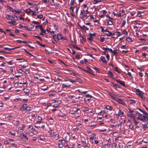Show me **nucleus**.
<instances>
[{
	"label": "nucleus",
	"instance_id": "nucleus-54",
	"mask_svg": "<svg viewBox=\"0 0 148 148\" xmlns=\"http://www.w3.org/2000/svg\"><path fill=\"white\" fill-rule=\"evenodd\" d=\"M86 97H90V98L92 97V96L89 95V94L86 95Z\"/></svg>",
	"mask_w": 148,
	"mask_h": 148
},
{
	"label": "nucleus",
	"instance_id": "nucleus-12",
	"mask_svg": "<svg viewBox=\"0 0 148 148\" xmlns=\"http://www.w3.org/2000/svg\"><path fill=\"white\" fill-rule=\"evenodd\" d=\"M20 47H14L13 48H9L8 47H4V49H5L6 50H7L8 51H11L12 50H14L15 49L17 48H19Z\"/></svg>",
	"mask_w": 148,
	"mask_h": 148
},
{
	"label": "nucleus",
	"instance_id": "nucleus-16",
	"mask_svg": "<svg viewBox=\"0 0 148 148\" xmlns=\"http://www.w3.org/2000/svg\"><path fill=\"white\" fill-rule=\"evenodd\" d=\"M57 116L59 117H61L64 119H65L66 118V115L64 114H60L57 115Z\"/></svg>",
	"mask_w": 148,
	"mask_h": 148
},
{
	"label": "nucleus",
	"instance_id": "nucleus-2",
	"mask_svg": "<svg viewBox=\"0 0 148 148\" xmlns=\"http://www.w3.org/2000/svg\"><path fill=\"white\" fill-rule=\"evenodd\" d=\"M78 67L81 69V70L82 71H83L86 73H88L92 75H94L93 74V73H94L93 71L91 69L90 67L88 66L86 67V69L87 70L83 69L79 66Z\"/></svg>",
	"mask_w": 148,
	"mask_h": 148
},
{
	"label": "nucleus",
	"instance_id": "nucleus-50",
	"mask_svg": "<svg viewBox=\"0 0 148 148\" xmlns=\"http://www.w3.org/2000/svg\"><path fill=\"white\" fill-rule=\"evenodd\" d=\"M59 106V104H55L53 106V107L54 108H58Z\"/></svg>",
	"mask_w": 148,
	"mask_h": 148
},
{
	"label": "nucleus",
	"instance_id": "nucleus-4",
	"mask_svg": "<svg viewBox=\"0 0 148 148\" xmlns=\"http://www.w3.org/2000/svg\"><path fill=\"white\" fill-rule=\"evenodd\" d=\"M56 37L57 38H56L55 41L57 42H58L59 40L63 39V37L62 36V35L60 34H58Z\"/></svg>",
	"mask_w": 148,
	"mask_h": 148
},
{
	"label": "nucleus",
	"instance_id": "nucleus-28",
	"mask_svg": "<svg viewBox=\"0 0 148 148\" xmlns=\"http://www.w3.org/2000/svg\"><path fill=\"white\" fill-rule=\"evenodd\" d=\"M123 112L121 111V110L120 109H119L118 114L120 115H123Z\"/></svg>",
	"mask_w": 148,
	"mask_h": 148
},
{
	"label": "nucleus",
	"instance_id": "nucleus-32",
	"mask_svg": "<svg viewBox=\"0 0 148 148\" xmlns=\"http://www.w3.org/2000/svg\"><path fill=\"white\" fill-rule=\"evenodd\" d=\"M49 32V30L48 29H47L44 30V32H43V33H44V34H47Z\"/></svg>",
	"mask_w": 148,
	"mask_h": 148
},
{
	"label": "nucleus",
	"instance_id": "nucleus-30",
	"mask_svg": "<svg viewBox=\"0 0 148 148\" xmlns=\"http://www.w3.org/2000/svg\"><path fill=\"white\" fill-rule=\"evenodd\" d=\"M101 39L100 40V41L101 42H103L104 40V39L105 38L103 36L101 35Z\"/></svg>",
	"mask_w": 148,
	"mask_h": 148
},
{
	"label": "nucleus",
	"instance_id": "nucleus-18",
	"mask_svg": "<svg viewBox=\"0 0 148 148\" xmlns=\"http://www.w3.org/2000/svg\"><path fill=\"white\" fill-rule=\"evenodd\" d=\"M106 34V35L108 36H110L112 35H114V34L112 33L111 32L109 31Z\"/></svg>",
	"mask_w": 148,
	"mask_h": 148
},
{
	"label": "nucleus",
	"instance_id": "nucleus-24",
	"mask_svg": "<svg viewBox=\"0 0 148 148\" xmlns=\"http://www.w3.org/2000/svg\"><path fill=\"white\" fill-rule=\"evenodd\" d=\"M14 11L16 13H17L18 14H20V13L21 12L17 8H15L14 10Z\"/></svg>",
	"mask_w": 148,
	"mask_h": 148
},
{
	"label": "nucleus",
	"instance_id": "nucleus-1",
	"mask_svg": "<svg viewBox=\"0 0 148 148\" xmlns=\"http://www.w3.org/2000/svg\"><path fill=\"white\" fill-rule=\"evenodd\" d=\"M5 18L7 20H8L7 21L8 23L11 24L12 26L16 25V21L12 20V15H7L5 16Z\"/></svg>",
	"mask_w": 148,
	"mask_h": 148
},
{
	"label": "nucleus",
	"instance_id": "nucleus-61",
	"mask_svg": "<svg viewBox=\"0 0 148 148\" xmlns=\"http://www.w3.org/2000/svg\"><path fill=\"white\" fill-rule=\"evenodd\" d=\"M33 129V127L32 126H29V130H32Z\"/></svg>",
	"mask_w": 148,
	"mask_h": 148
},
{
	"label": "nucleus",
	"instance_id": "nucleus-31",
	"mask_svg": "<svg viewBox=\"0 0 148 148\" xmlns=\"http://www.w3.org/2000/svg\"><path fill=\"white\" fill-rule=\"evenodd\" d=\"M9 133L11 134L13 136H14L15 135V132L14 131H10Z\"/></svg>",
	"mask_w": 148,
	"mask_h": 148
},
{
	"label": "nucleus",
	"instance_id": "nucleus-15",
	"mask_svg": "<svg viewBox=\"0 0 148 148\" xmlns=\"http://www.w3.org/2000/svg\"><path fill=\"white\" fill-rule=\"evenodd\" d=\"M102 1V0H94L92 1V2L94 4H95Z\"/></svg>",
	"mask_w": 148,
	"mask_h": 148
},
{
	"label": "nucleus",
	"instance_id": "nucleus-45",
	"mask_svg": "<svg viewBox=\"0 0 148 148\" xmlns=\"http://www.w3.org/2000/svg\"><path fill=\"white\" fill-rule=\"evenodd\" d=\"M95 33H93V34H91V33H90L89 34V35L90 36V37H92V38H93L92 37V36H95Z\"/></svg>",
	"mask_w": 148,
	"mask_h": 148
},
{
	"label": "nucleus",
	"instance_id": "nucleus-64",
	"mask_svg": "<svg viewBox=\"0 0 148 148\" xmlns=\"http://www.w3.org/2000/svg\"><path fill=\"white\" fill-rule=\"evenodd\" d=\"M32 22L34 24H38V23L37 22V21H33Z\"/></svg>",
	"mask_w": 148,
	"mask_h": 148
},
{
	"label": "nucleus",
	"instance_id": "nucleus-6",
	"mask_svg": "<svg viewBox=\"0 0 148 148\" xmlns=\"http://www.w3.org/2000/svg\"><path fill=\"white\" fill-rule=\"evenodd\" d=\"M115 100L118 103H119L120 104H121L123 105H125V102L123 101V100H122L121 99L117 98V99H116V100Z\"/></svg>",
	"mask_w": 148,
	"mask_h": 148
},
{
	"label": "nucleus",
	"instance_id": "nucleus-13",
	"mask_svg": "<svg viewBox=\"0 0 148 148\" xmlns=\"http://www.w3.org/2000/svg\"><path fill=\"white\" fill-rule=\"evenodd\" d=\"M101 60L102 61L103 63H104L106 64L107 63V62L106 60V58L105 57L103 56H101Z\"/></svg>",
	"mask_w": 148,
	"mask_h": 148
},
{
	"label": "nucleus",
	"instance_id": "nucleus-52",
	"mask_svg": "<svg viewBox=\"0 0 148 148\" xmlns=\"http://www.w3.org/2000/svg\"><path fill=\"white\" fill-rule=\"evenodd\" d=\"M122 32L123 34H124L125 35H127L128 34L127 32L125 30H123Z\"/></svg>",
	"mask_w": 148,
	"mask_h": 148
},
{
	"label": "nucleus",
	"instance_id": "nucleus-37",
	"mask_svg": "<svg viewBox=\"0 0 148 148\" xmlns=\"http://www.w3.org/2000/svg\"><path fill=\"white\" fill-rule=\"evenodd\" d=\"M134 122V125H136L138 123V122L135 119H133Z\"/></svg>",
	"mask_w": 148,
	"mask_h": 148
},
{
	"label": "nucleus",
	"instance_id": "nucleus-36",
	"mask_svg": "<svg viewBox=\"0 0 148 148\" xmlns=\"http://www.w3.org/2000/svg\"><path fill=\"white\" fill-rule=\"evenodd\" d=\"M108 23L109 25H113V23L111 20H108Z\"/></svg>",
	"mask_w": 148,
	"mask_h": 148
},
{
	"label": "nucleus",
	"instance_id": "nucleus-26",
	"mask_svg": "<svg viewBox=\"0 0 148 148\" xmlns=\"http://www.w3.org/2000/svg\"><path fill=\"white\" fill-rule=\"evenodd\" d=\"M70 85H67L65 84H63L62 85V88H64L69 87Z\"/></svg>",
	"mask_w": 148,
	"mask_h": 148
},
{
	"label": "nucleus",
	"instance_id": "nucleus-7",
	"mask_svg": "<svg viewBox=\"0 0 148 148\" xmlns=\"http://www.w3.org/2000/svg\"><path fill=\"white\" fill-rule=\"evenodd\" d=\"M19 136L22 139L24 140H25L26 139L27 140H28V138L23 134H21Z\"/></svg>",
	"mask_w": 148,
	"mask_h": 148
},
{
	"label": "nucleus",
	"instance_id": "nucleus-10",
	"mask_svg": "<svg viewBox=\"0 0 148 148\" xmlns=\"http://www.w3.org/2000/svg\"><path fill=\"white\" fill-rule=\"evenodd\" d=\"M109 95L112 99L115 100H116V99L117 98L116 97V95L111 92L109 94Z\"/></svg>",
	"mask_w": 148,
	"mask_h": 148
},
{
	"label": "nucleus",
	"instance_id": "nucleus-57",
	"mask_svg": "<svg viewBox=\"0 0 148 148\" xmlns=\"http://www.w3.org/2000/svg\"><path fill=\"white\" fill-rule=\"evenodd\" d=\"M103 14L104 15V16H105L106 15V14L107 13V12L105 10H103Z\"/></svg>",
	"mask_w": 148,
	"mask_h": 148
},
{
	"label": "nucleus",
	"instance_id": "nucleus-9",
	"mask_svg": "<svg viewBox=\"0 0 148 148\" xmlns=\"http://www.w3.org/2000/svg\"><path fill=\"white\" fill-rule=\"evenodd\" d=\"M79 8L77 6H75L72 9V12H73L75 13L74 10H75L76 13L77 14Z\"/></svg>",
	"mask_w": 148,
	"mask_h": 148
},
{
	"label": "nucleus",
	"instance_id": "nucleus-47",
	"mask_svg": "<svg viewBox=\"0 0 148 148\" xmlns=\"http://www.w3.org/2000/svg\"><path fill=\"white\" fill-rule=\"evenodd\" d=\"M59 136V134H56L55 136V137L56 138V140H57Z\"/></svg>",
	"mask_w": 148,
	"mask_h": 148
},
{
	"label": "nucleus",
	"instance_id": "nucleus-51",
	"mask_svg": "<svg viewBox=\"0 0 148 148\" xmlns=\"http://www.w3.org/2000/svg\"><path fill=\"white\" fill-rule=\"evenodd\" d=\"M84 28V29H85L86 30H89V28H88L87 27H86L85 25H83L82 26Z\"/></svg>",
	"mask_w": 148,
	"mask_h": 148
},
{
	"label": "nucleus",
	"instance_id": "nucleus-34",
	"mask_svg": "<svg viewBox=\"0 0 148 148\" xmlns=\"http://www.w3.org/2000/svg\"><path fill=\"white\" fill-rule=\"evenodd\" d=\"M26 110L27 111H29L32 110V108L27 106L26 108Z\"/></svg>",
	"mask_w": 148,
	"mask_h": 148
},
{
	"label": "nucleus",
	"instance_id": "nucleus-17",
	"mask_svg": "<svg viewBox=\"0 0 148 148\" xmlns=\"http://www.w3.org/2000/svg\"><path fill=\"white\" fill-rule=\"evenodd\" d=\"M114 75L110 71H108V76L114 79L113 78Z\"/></svg>",
	"mask_w": 148,
	"mask_h": 148
},
{
	"label": "nucleus",
	"instance_id": "nucleus-62",
	"mask_svg": "<svg viewBox=\"0 0 148 148\" xmlns=\"http://www.w3.org/2000/svg\"><path fill=\"white\" fill-rule=\"evenodd\" d=\"M34 36L36 37V38H38L40 40H42V39L39 36Z\"/></svg>",
	"mask_w": 148,
	"mask_h": 148
},
{
	"label": "nucleus",
	"instance_id": "nucleus-33",
	"mask_svg": "<svg viewBox=\"0 0 148 148\" xmlns=\"http://www.w3.org/2000/svg\"><path fill=\"white\" fill-rule=\"evenodd\" d=\"M27 105L26 104L24 103L22 105V108H24V109L26 110V108H27Z\"/></svg>",
	"mask_w": 148,
	"mask_h": 148
},
{
	"label": "nucleus",
	"instance_id": "nucleus-43",
	"mask_svg": "<svg viewBox=\"0 0 148 148\" xmlns=\"http://www.w3.org/2000/svg\"><path fill=\"white\" fill-rule=\"evenodd\" d=\"M126 23V21L125 20H123L122 23V25L123 26H124Z\"/></svg>",
	"mask_w": 148,
	"mask_h": 148
},
{
	"label": "nucleus",
	"instance_id": "nucleus-53",
	"mask_svg": "<svg viewBox=\"0 0 148 148\" xmlns=\"http://www.w3.org/2000/svg\"><path fill=\"white\" fill-rule=\"evenodd\" d=\"M130 14L132 16H133L135 14V12L134 11L130 12Z\"/></svg>",
	"mask_w": 148,
	"mask_h": 148
},
{
	"label": "nucleus",
	"instance_id": "nucleus-21",
	"mask_svg": "<svg viewBox=\"0 0 148 148\" xmlns=\"http://www.w3.org/2000/svg\"><path fill=\"white\" fill-rule=\"evenodd\" d=\"M127 116L131 118H132V114L130 112H129L127 114Z\"/></svg>",
	"mask_w": 148,
	"mask_h": 148
},
{
	"label": "nucleus",
	"instance_id": "nucleus-46",
	"mask_svg": "<svg viewBox=\"0 0 148 148\" xmlns=\"http://www.w3.org/2000/svg\"><path fill=\"white\" fill-rule=\"evenodd\" d=\"M72 45L73 46V47L75 48L76 49H77L78 50H80V49L79 48L77 47V46H75L74 45Z\"/></svg>",
	"mask_w": 148,
	"mask_h": 148
},
{
	"label": "nucleus",
	"instance_id": "nucleus-14",
	"mask_svg": "<svg viewBox=\"0 0 148 148\" xmlns=\"http://www.w3.org/2000/svg\"><path fill=\"white\" fill-rule=\"evenodd\" d=\"M102 49L103 50H105L106 51H110L111 53H112V50L111 49H110L107 47H103L102 48Z\"/></svg>",
	"mask_w": 148,
	"mask_h": 148
},
{
	"label": "nucleus",
	"instance_id": "nucleus-29",
	"mask_svg": "<svg viewBox=\"0 0 148 148\" xmlns=\"http://www.w3.org/2000/svg\"><path fill=\"white\" fill-rule=\"evenodd\" d=\"M129 101L131 104H135L136 103V101L134 100L130 99Z\"/></svg>",
	"mask_w": 148,
	"mask_h": 148
},
{
	"label": "nucleus",
	"instance_id": "nucleus-41",
	"mask_svg": "<svg viewBox=\"0 0 148 148\" xmlns=\"http://www.w3.org/2000/svg\"><path fill=\"white\" fill-rule=\"evenodd\" d=\"M37 17L39 19H41L43 17V15L42 14H40L37 16Z\"/></svg>",
	"mask_w": 148,
	"mask_h": 148
},
{
	"label": "nucleus",
	"instance_id": "nucleus-59",
	"mask_svg": "<svg viewBox=\"0 0 148 148\" xmlns=\"http://www.w3.org/2000/svg\"><path fill=\"white\" fill-rule=\"evenodd\" d=\"M16 125V126H18L19 124V123L18 121H16L15 122Z\"/></svg>",
	"mask_w": 148,
	"mask_h": 148
},
{
	"label": "nucleus",
	"instance_id": "nucleus-63",
	"mask_svg": "<svg viewBox=\"0 0 148 148\" xmlns=\"http://www.w3.org/2000/svg\"><path fill=\"white\" fill-rule=\"evenodd\" d=\"M74 0H71V2L70 3V4L71 5H73L74 4Z\"/></svg>",
	"mask_w": 148,
	"mask_h": 148
},
{
	"label": "nucleus",
	"instance_id": "nucleus-40",
	"mask_svg": "<svg viewBox=\"0 0 148 148\" xmlns=\"http://www.w3.org/2000/svg\"><path fill=\"white\" fill-rule=\"evenodd\" d=\"M127 74L129 76L131 77L132 79L133 78V77L131 73H130V72H128L127 73Z\"/></svg>",
	"mask_w": 148,
	"mask_h": 148
},
{
	"label": "nucleus",
	"instance_id": "nucleus-44",
	"mask_svg": "<svg viewBox=\"0 0 148 148\" xmlns=\"http://www.w3.org/2000/svg\"><path fill=\"white\" fill-rule=\"evenodd\" d=\"M94 69L97 72L99 73L100 72L99 69L95 67Z\"/></svg>",
	"mask_w": 148,
	"mask_h": 148
},
{
	"label": "nucleus",
	"instance_id": "nucleus-22",
	"mask_svg": "<svg viewBox=\"0 0 148 148\" xmlns=\"http://www.w3.org/2000/svg\"><path fill=\"white\" fill-rule=\"evenodd\" d=\"M111 84L113 85L114 87H115L116 88H119V86L117 84H114L113 82H111Z\"/></svg>",
	"mask_w": 148,
	"mask_h": 148
},
{
	"label": "nucleus",
	"instance_id": "nucleus-56",
	"mask_svg": "<svg viewBox=\"0 0 148 148\" xmlns=\"http://www.w3.org/2000/svg\"><path fill=\"white\" fill-rule=\"evenodd\" d=\"M80 55H76V58L77 59H79L80 58Z\"/></svg>",
	"mask_w": 148,
	"mask_h": 148
},
{
	"label": "nucleus",
	"instance_id": "nucleus-27",
	"mask_svg": "<svg viewBox=\"0 0 148 148\" xmlns=\"http://www.w3.org/2000/svg\"><path fill=\"white\" fill-rule=\"evenodd\" d=\"M135 112L136 115V116H138L140 117L141 116V114L140 113L138 112V111H135Z\"/></svg>",
	"mask_w": 148,
	"mask_h": 148
},
{
	"label": "nucleus",
	"instance_id": "nucleus-35",
	"mask_svg": "<svg viewBox=\"0 0 148 148\" xmlns=\"http://www.w3.org/2000/svg\"><path fill=\"white\" fill-rule=\"evenodd\" d=\"M8 9H9L11 11L13 12H14V9L10 7V6H8Z\"/></svg>",
	"mask_w": 148,
	"mask_h": 148
},
{
	"label": "nucleus",
	"instance_id": "nucleus-58",
	"mask_svg": "<svg viewBox=\"0 0 148 148\" xmlns=\"http://www.w3.org/2000/svg\"><path fill=\"white\" fill-rule=\"evenodd\" d=\"M88 108L87 107H85L84 109L83 110V111L84 112L87 111H88Z\"/></svg>",
	"mask_w": 148,
	"mask_h": 148
},
{
	"label": "nucleus",
	"instance_id": "nucleus-55",
	"mask_svg": "<svg viewBox=\"0 0 148 148\" xmlns=\"http://www.w3.org/2000/svg\"><path fill=\"white\" fill-rule=\"evenodd\" d=\"M142 112H143L144 114L148 116V114L145 111L143 110V111Z\"/></svg>",
	"mask_w": 148,
	"mask_h": 148
},
{
	"label": "nucleus",
	"instance_id": "nucleus-8",
	"mask_svg": "<svg viewBox=\"0 0 148 148\" xmlns=\"http://www.w3.org/2000/svg\"><path fill=\"white\" fill-rule=\"evenodd\" d=\"M115 81H116V82L118 83L121 85H122L123 86H125V82L124 81H122L119 80L117 79H115Z\"/></svg>",
	"mask_w": 148,
	"mask_h": 148
},
{
	"label": "nucleus",
	"instance_id": "nucleus-25",
	"mask_svg": "<svg viewBox=\"0 0 148 148\" xmlns=\"http://www.w3.org/2000/svg\"><path fill=\"white\" fill-rule=\"evenodd\" d=\"M126 40L129 42H132L133 41L132 40V39L131 38L128 37L126 39Z\"/></svg>",
	"mask_w": 148,
	"mask_h": 148
},
{
	"label": "nucleus",
	"instance_id": "nucleus-38",
	"mask_svg": "<svg viewBox=\"0 0 148 148\" xmlns=\"http://www.w3.org/2000/svg\"><path fill=\"white\" fill-rule=\"evenodd\" d=\"M39 27L40 29L41 30V32H44V30L42 26L41 25H39Z\"/></svg>",
	"mask_w": 148,
	"mask_h": 148
},
{
	"label": "nucleus",
	"instance_id": "nucleus-23",
	"mask_svg": "<svg viewBox=\"0 0 148 148\" xmlns=\"http://www.w3.org/2000/svg\"><path fill=\"white\" fill-rule=\"evenodd\" d=\"M106 108L107 109L110 110H112V107L111 106H110L109 105H107L106 106Z\"/></svg>",
	"mask_w": 148,
	"mask_h": 148
},
{
	"label": "nucleus",
	"instance_id": "nucleus-20",
	"mask_svg": "<svg viewBox=\"0 0 148 148\" xmlns=\"http://www.w3.org/2000/svg\"><path fill=\"white\" fill-rule=\"evenodd\" d=\"M12 18L14 20H18L17 16L15 15H12Z\"/></svg>",
	"mask_w": 148,
	"mask_h": 148
},
{
	"label": "nucleus",
	"instance_id": "nucleus-11",
	"mask_svg": "<svg viewBox=\"0 0 148 148\" xmlns=\"http://www.w3.org/2000/svg\"><path fill=\"white\" fill-rule=\"evenodd\" d=\"M24 92L25 93V95H28L29 93V90L27 88H25L23 89Z\"/></svg>",
	"mask_w": 148,
	"mask_h": 148
},
{
	"label": "nucleus",
	"instance_id": "nucleus-39",
	"mask_svg": "<svg viewBox=\"0 0 148 148\" xmlns=\"http://www.w3.org/2000/svg\"><path fill=\"white\" fill-rule=\"evenodd\" d=\"M59 147L60 148H62L63 147V145L62 143H59L58 144Z\"/></svg>",
	"mask_w": 148,
	"mask_h": 148
},
{
	"label": "nucleus",
	"instance_id": "nucleus-60",
	"mask_svg": "<svg viewBox=\"0 0 148 148\" xmlns=\"http://www.w3.org/2000/svg\"><path fill=\"white\" fill-rule=\"evenodd\" d=\"M93 39V38H92L91 37L87 38V39L88 40H89L90 41H91L92 40V39Z\"/></svg>",
	"mask_w": 148,
	"mask_h": 148
},
{
	"label": "nucleus",
	"instance_id": "nucleus-3",
	"mask_svg": "<svg viewBox=\"0 0 148 148\" xmlns=\"http://www.w3.org/2000/svg\"><path fill=\"white\" fill-rule=\"evenodd\" d=\"M136 93L137 95L140 96L143 99H145V97L143 96L144 94L143 92L141 91L139 89H136Z\"/></svg>",
	"mask_w": 148,
	"mask_h": 148
},
{
	"label": "nucleus",
	"instance_id": "nucleus-42",
	"mask_svg": "<svg viewBox=\"0 0 148 148\" xmlns=\"http://www.w3.org/2000/svg\"><path fill=\"white\" fill-rule=\"evenodd\" d=\"M118 68L117 67H116L115 68H114V71H116L117 72L119 73H120V72H119L118 71Z\"/></svg>",
	"mask_w": 148,
	"mask_h": 148
},
{
	"label": "nucleus",
	"instance_id": "nucleus-5",
	"mask_svg": "<svg viewBox=\"0 0 148 148\" xmlns=\"http://www.w3.org/2000/svg\"><path fill=\"white\" fill-rule=\"evenodd\" d=\"M146 115L141 116V121H143L144 122L147 121L148 120V117Z\"/></svg>",
	"mask_w": 148,
	"mask_h": 148
},
{
	"label": "nucleus",
	"instance_id": "nucleus-48",
	"mask_svg": "<svg viewBox=\"0 0 148 148\" xmlns=\"http://www.w3.org/2000/svg\"><path fill=\"white\" fill-rule=\"evenodd\" d=\"M69 81L70 82H71V83H75V82H76V81H75V80H72V79H69Z\"/></svg>",
	"mask_w": 148,
	"mask_h": 148
},
{
	"label": "nucleus",
	"instance_id": "nucleus-19",
	"mask_svg": "<svg viewBox=\"0 0 148 148\" xmlns=\"http://www.w3.org/2000/svg\"><path fill=\"white\" fill-rule=\"evenodd\" d=\"M33 12V11L29 8L25 10V13L27 14H30V12Z\"/></svg>",
	"mask_w": 148,
	"mask_h": 148
},
{
	"label": "nucleus",
	"instance_id": "nucleus-49",
	"mask_svg": "<svg viewBox=\"0 0 148 148\" xmlns=\"http://www.w3.org/2000/svg\"><path fill=\"white\" fill-rule=\"evenodd\" d=\"M85 12L84 10H83V9L81 10V13H80L82 15L83 14H84L85 13Z\"/></svg>",
	"mask_w": 148,
	"mask_h": 148
}]
</instances>
